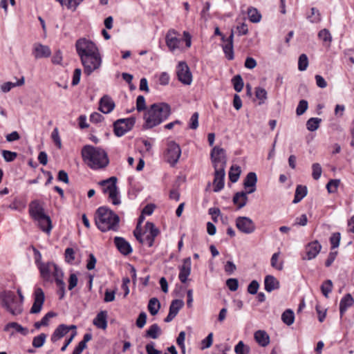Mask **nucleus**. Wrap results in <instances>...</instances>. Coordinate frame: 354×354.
Returning a JSON list of instances; mask_svg holds the SVG:
<instances>
[{"label":"nucleus","mask_w":354,"mask_h":354,"mask_svg":"<svg viewBox=\"0 0 354 354\" xmlns=\"http://www.w3.org/2000/svg\"><path fill=\"white\" fill-rule=\"evenodd\" d=\"M75 50L87 76L99 69L102 59L97 45L85 37L78 39L75 42Z\"/></svg>","instance_id":"f257e3e1"},{"label":"nucleus","mask_w":354,"mask_h":354,"mask_svg":"<svg viewBox=\"0 0 354 354\" xmlns=\"http://www.w3.org/2000/svg\"><path fill=\"white\" fill-rule=\"evenodd\" d=\"M171 115V106L165 102L151 104L144 115V129H151L165 121Z\"/></svg>","instance_id":"f03ea898"},{"label":"nucleus","mask_w":354,"mask_h":354,"mask_svg":"<svg viewBox=\"0 0 354 354\" xmlns=\"http://www.w3.org/2000/svg\"><path fill=\"white\" fill-rule=\"evenodd\" d=\"M84 161L92 169L105 168L109 163L106 152L100 148L91 145H86L82 149Z\"/></svg>","instance_id":"7ed1b4c3"},{"label":"nucleus","mask_w":354,"mask_h":354,"mask_svg":"<svg viewBox=\"0 0 354 354\" xmlns=\"http://www.w3.org/2000/svg\"><path fill=\"white\" fill-rule=\"evenodd\" d=\"M95 222L97 228L102 232L110 230L116 232L119 229L120 217L107 207L102 206L95 212Z\"/></svg>","instance_id":"20e7f679"},{"label":"nucleus","mask_w":354,"mask_h":354,"mask_svg":"<svg viewBox=\"0 0 354 354\" xmlns=\"http://www.w3.org/2000/svg\"><path fill=\"white\" fill-rule=\"evenodd\" d=\"M28 212L31 218L38 222L41 230L50 233L53 227L51 219L44 213V209L38 200L30 203Z\"/></svg>","instance_id":"39448f33"},{"label":"nucleus","mask_w":354,"mask_h":354,"mask_svg":"<svg viewBox=\"0 0 354 354\" xmlns=\"http://www.w3.org/2000/svg\"><path fill=\"white\" fill-rule=\"evenodd\" d=\"M1 304L12 315H18L23 312V304L17 296L11 290H5L0 294Z\"/></svg>","instance_id":"423d86ee"},{"label":"nucleus","mask_w":354,"mask_h":354,"mask_svg":"<svg viewBox=\"0 0 354 354\" xmlns=\"http://www.w3.org/2000/svg\"><path fill=\"white\" fill-rule=\"evenodd\" d=\"M145 227L144 232L142 230H135L133 234L140 243L145 244L150 248L153 246L154 239L159 234L160 231L151 222H147Z\"/></svg>","instance_id":"0eeeda50"},{"label":"nucleus","mask_w":354,"mask_h":354,"mask_svg":"<svg viewBox=\"0 0 354 354\" xmlns=\"http://www.w3.org/2000/svg\"><path fill=\"white\" fill-rule=\"evenodd\" d=\"M117 177L111 176L98 183V185L102 187L103 193L108 194L109 201L114 205H118L121 203L120 193L118 187H117Z\"/></svg>","instance_id":"6e6552de"},{"label":"nucleus","mask_w":354,"mask_h":354,"mask_svg":"<svg viewBox=\"0 0 354 354\" xmlns=\"http://www.w3.org/2000/svg\"><path fill=\"white\" fill-rule=\"evenodd\" d=\"M136 119L133 117L121 118L115 120L113 124V132L117 137H121L131 131L134 127Z\"/></svg>","instance_id":"1a4fd4ad"},{"label":"nucleus","mask_w":354,"mask_h":354,"mask_svg":"<svg viewBox=\"0 0 354 354\" xmlns=\"http://www.w3.org/2000/svg\"><path fill=\"white\" fill-rule=\"evenodd\" d=\"M210 156L214 169H219L220 168L225 169L227 157L224 149L219 147H214L211 151Z\"/></svg>","instance_id":"9d476101"},{"label":"nucleus","mask_w":354,"mask_h":354,"mask_svg":"<svg viewBox=\"0 0 354 354\" xmlns=\"http://www.w3.org/2000/svg\"><path fill=\"white\" fill-rule=\"evenodd\" d=\"M181 155V149L178 144L174 141H170L165 153V160L174 167L178 161Z\"/></svg>","instance_id":"9b49d317"},{"label":"nucleus","mask_w":354,"mask_h":354,"mask_svg":"<svg viewBox=\"0 0 354 354\" xmlns=\"http://www.w3.org/2000/svg\"><path fill=\"white\" fill-rule=\"evenodd\" d=\"M235 223L236 228L243 234H250L256 230L254 221L248 216H238Z\"/></svg>","instance_id":"f8f14e48"},{"label":"nucleus","mask_w":354,"mask_h":354,"mask_svg":"<svg viewBox=\"0 0 354 354\" xmlns=\"http://www.w3.org/2000/svg\"><path fill=\"white\" fill-rule=\"evenodd\" d=\"M178 80L185 85H190L192 82V75L185 62H180L176 67Z\"/></svg>","instance_id":"ddd939ff"},{"label":"nucleus","mask_w":354,"mask_h":354,"mask_svg":"<svg viewBox=\"0 0 354 354\" xmlns=\"http://www.w3.org/2000/svg\"><path fill=\"white\" fill-rule=\"evenodd\" d=\"M179 33L174 29H169L165 35V43L169 51L174 52L180 48L181 39Z\"/></svg>","instance_id":"4468645a"},{"label":"nucleus","mask_w":354,"mask_h":354,"mask_svg":"<svg viewBox=\"0 0 354 354\" xmlns=\"http://www.w3.org/2000/svg\"><path fill=\"white\" fill-rule=\"evenodd\" d=\"M322 245L318 241H313L305 246V255L302 256L303 260H312L316 258L322 250Z\"/></svg>","instance_id":"2eb2a0df"},{"label":"nucleus","mask_w":354,"mask_h":354,"mask_svg":"<svg viewBox=\"0 0 354 354\" xmlns=\"http://www.w3.org/2000/svg\"><path fill=\"white\" fill-rule=\"evenodd\" d=\"M45 300V295L41 288H37L34 292V303L30 308V313L37 314L41 310Z\"/></svg>","instance_id":"dca6fc26"},{"label":"nucleus","mask_w":354,"mask_h":354,"mask_svg":"<svg viewBox=\"0 0 354 354\" xmlns=\"http://www.w3.org/2000/svg\"><path fill=\"white\" fill-rule=\"evenodd\" d=\"M214 192H218L223 189L225 185V170L223 169V168L214 169Z\"/></svg>","instance_id":"f3484780"},{"label":"nucleus","mask_w":354,"mask_h":354,"mask_svg":"<svg viewBox=\"0 0 354 354\" xmlns=\"http://www.w3.org/2000/svg\"><path fill=\"white\" fill-rule=\"evenodd\" d=\"M184 301L181 299H174L169 306V310L167 316L165 318V322H171L177 315L179 310L183 307Z\"/></svg>","instance_id":"a211bd4d"},{"label":"nucleus","mask_w":354,"mask_h":354,"mask_svg":"<svg viewBox=\"0 0 354 354\" xmlns=\"http://www.w3.org/2000/svg\"><path fill=\"white\" fill-rule=\"evenodd\" d=\"M55 263L53 262L39 263L38 268L40 272L41 277L44 281H49L51 279V273H53Z\"/></svg>","instance_id":"6ab92c4d"},{"label":"nucleus","mask_w":354,"mask_h":354,"mask_svg":"<svg viewBox=\"0 0 354 354\" xmlns=\"http://www.w3.org/2000/svg\"><path fill=\"white\" fill-rule=\"evenodd\" d=\"M191 258L187 257L183 260V265L180 267L178 278L182 283H185L191 273Z\"/></svg>","instance_id":"aec40b11"},{"label":"nucleus","mask_w":354,"mask_h":354,"mask_svg":"<svg viewBox=\"0 0 354 354\" xmlns=\"http://www.w3.org/2000/svg\"><path fill=\"white\" fill-rule=\"evenodd\" d=\"M115 108V102L109 95H104L99 102V110L103 113H109Z\"/></svg>","instance_id":"412c9836"},{"label":"nucleus","mask_w":354,"mask_h":354,"mask_svg":"<svg viewBox=\"0 0 354 354\" xmlns=\"http://www.w3.org/2000/svg\"><path fill=\"white\" fill-rule=\"evenodd\" d=\"M257 182V176L254 172H249L243 182L244 187L246 192L252 194L256 191V185Z\"/></svg>","instance_id":"4be33fe9"},{"label":"nucleus","mask_w":354,"mask_h":354,"mask_svg":"<svg viewBox=\"0 0 354 354\" xmlns=\"http://www.w3.org/2000/svg\"><path fill=\"white\" fill-rule=\"evenodd\" d=\"M114 243L118 250L124 255H128L132 252V248L129 242L124 238L115 236L114 238Z\"/></svg>","instance_id":"5701e85b"},{"label":"nucleus","mask_w":354,"mask_h":354,"mask_svg":"<svg viewBox=\"0 0 354 354\" xmlns=\"http://www.w3.org/2000/svg\"><path fill=\"white\" fill-rule=\"evenodd\" d=\"M233 38L234 32L233 30H232L229 37L225 39V41H227V43L223 46V52L225 53L226 58L228 60H232L234 57L233 50Z\"/></svg>","instance_id":"b1692460"},{"label":"nucleus","mask_w":354,"mask_h":354,"mask_svg":"<svg viewBox=\"0 0 354 354\" xmlns=\"http://www.w3.org/2000/svg\"><path fill=\"white\" fill-rule=\"evenodd\" d=\"M51 54L50 48L41 44H35L33 50V55L36 59L48 57Z\"/></svg>","instance_id":"393cba45"},{"label":"nucleus","mask_w":354,"mask_h":354,"mask_svg":"<svg viewBox=\"0 0 354 354\" xmlns=\"http://www.w3.org/2000/svg\"><path fill=\"white\" fill-rule=\"evenodd\" d=\"M69 332L68 326L64 324H59L51 335L50 340L55 343L64 337Z\"/></svg>","instance_id":"a878e982"},{"label":"nucleus","mask_w":354,"mask_h":354,"mask_svg":"<svg viewBox=\"0 0 354 354\" xmlns=\"http://www.w3.org/2000/svg\"><path fill=\"white\" fill-rule=\"evenodd\" d=\"M265 290L270 292L279 288V281L272 275H267L264 279Z\"/></svg>","instance_id":"bb28decb"},{"label":"nucleus","mask_w":354,"mask_h":354,"mask_svg":"<svg viewBox=\"0 0 354 354\" xmlns=\"http://www.w3.org/2000/svg\"><path fill=\"white\" fill-rule=\"evenodd\" d=\"M248 194H249L246 192H239L234 194L232 201L237 206L238 209L243 208L247 204L248 200Z\"/></svg>","instance_id":"cd10ccee"},{"label":"nucleus","mask_w":354,"mask_h":354,"mask_svg":"<svg viewBox=\"0 0 354 354\" xmlns=\"http://www.w3.org/2000/svg\"><path fill=\"white\" fill-rule=\"evenodd\" d=\"M107 312L100 311L93 321V324L101 329H106L107 327Z\"/></svg>","instance_id":"c85d7f7f"},{"label":"nucleus","mask_w":354,"mask_h":354,"mask_svg":"<svg viewBox=\"0 0 354 354\" xmlns=\"http://www.w3.org/2000/svg\"><path fill=\"white\" fill-rule=\"evenodd\" d=\"M354 304V299L349 293L343 297L339 303V313L342 316L347 309Z\"/></svg>","instance_id":"c756f323"},{"label":"nucleus","mask_w":354,"mask_h":354,"mask_svg":"<svg viewBox=\"0 0 354 354\" xmlns=\"http://www.w3.org/2000/svg\"><path fill=\"white\" fill-rule=\"evenodd\" d=\"M254 337L256 342L263 347L268 346L270 343V337L265 330L256 331Z\"/></svg>","instance_id":"7c9ffc66"},{"label":"nucleus","mask_w":354,"mask_h":354,"mask_svg":"<svg viewBox=\"0 0 354 354\" xmlns=\"http://www.w3.org/2000/svg\"><path fill=\"white\" fill-rule=\"evenodd\" d=\"M160 334L161 329L160 326L157 324H153L146 330L145 337L156 339L158 338Z\"/></svg>","instance_id":"2f4dec72"},{"label":"nucleus","mask_w":354,"mask_h":354,"mask_svg":"<svg viewBox=\"0 0 354 354\" xmlns=\"http://www.w3.org/2000/svg\"><path fill=\"white\" fill-rule=\"evenodd\" d=\"M307 187L303 185H297L295 190L293 203L300 202L307 195Z\"/></svg>","instance_id":"473e14b6"},{"label":"nucleus","mask_w":354,"mask_h":354,"mask_svg":"<svg viewBox=\"0 0 354 354\" xmlns=\"http://www.w3.org/2000/svg\"><path fill=\"white\" fill-rule=\"evenodd\" d=\"M160 308V303L156 297L149 299L148 304V310L151 315H156Z\"/></svg>","instance_id":"72a5a7b5"},{"label":"nucleus","mask_w":354,"mask_h":354,"mask_svg":"<svg viewBox=\"0 0 354 354\" xmlns=\"http://www.w3.org/2000/svg\"><path fill=\"white\" fill-rule=\"evenodd\" d=\"M281 320L288 326L292 325L295 321L294 312L290 309L286 310L281 315Z\"/></svg>","instance_id":"f704fd0d"},{"label":"nucleus","mask_w":354,"mask_h":354,"mask_svg":"<svg viewBox=\"0 0 354 354\" xmlns=\"http://www.w3.org/2000/svg\"><path fill=\"white\" fill-rule=\"evenodd\" d=\"M15 328L17 332L20 333L24 335H26L28 334V329L24 328L22 326L19 324L17 322H10L6 324L3 328L4 331H8L10 328Z\"/></svg>","instance_id":"c9c22d12"},{"label":"nucleus","mask_w":354,"mask_h":354,"mask_svg":"<svg viewBox=\"0 0 354 354\" xmlns=\"http://www.w3.org/2000/svg\"><path fill=\"white\" fill-rule=\"evenodd\" d=\"M248 15L250 21L252 23H258L261 21V15L259 13L257 9L251 7L248 8Z\"/></svg>","instance_id":"e433bc0d"},{"label":"nucleus","mask_w":354,"mask_h":354,"mask_svg":"<svg viewBox=\"0 0 354 354\" xmlns=\"http://www.w3.org/2000/svg\"><path fill=\"white\" fill-rule=\"evenodd\" d=\"M322 122V119L319 118H310L306 122V128L310 131H316Z\"/></svg>","instance_id":"4c0bfd02"},{"label":"nucleus","mask_w":354,"mask_h":354,"mask_svg":"<svg viewBox=\"0 0 354 354\" xmlns=\"http://www.w3.org/2000/svg\"><path fill=\"white\" fill-rule=\"evenodd\" d=\"M255 96L259 100V105L265 103L268 98V93L265 88L261 87H257L255 88Z\"/></svg>","instance_id":"58836bf2"},{"label":"nucleus","mask_w":354,"mask_h":354,"mask_svg":"<svg viewBox=\"0 0 354 354\" xmlns=\"http://www.w3.org/2000/svg\"><path fill=\"white\" fill-rule=\"evenodd\" d=\"M232 83L233 84L234 89L236 92L239 93L243 90V88L244 86V82H243L242 77L240 75H235L232 79Z\"/></svg>","instance_id":"ea45409f"},{"label":"nucleus","mask_w":354,"mask_h":354,"mask_svg":"<svg viewBox=\"0 0 354 354\" xmlns=\"http://www.w3.org/2000/svg\"><path fill=\"white\" fill-rule=\"evenodd\" d=\"M55 316V314L53 312H48L42 317L41 321L35 322L34 326L35 328L39 329L42 326H48L49 319Z\"/></svg>","instance_id":"a19ab883"},{"label":"nucleus","mask_w":354,"mask_h":354,"mask_svg":"<svg viewBox=\"0 0 354 354\" xmlns=\"http://www.w3.org/2000/svg\"><path fill=\"white\" fill-rule=\"evenodd\" d=\"M241 174V169L239 166H232L229 171V178L232 183L238 181Z\"/></svg>","instance_id":"79ce46f5"},{"label":"nucleus","mask_w":354,"mask_h":354,"mask_svg":"<svg viewBox=\"0 0 354 354\" xmlns=\"http://www.w3.org/2000/svg\"><path fill=\"white\" fill-rule=\"evenodd\" d=\"M333 282L330 279H327L321 286V290L326 298H328V295L332 292Z\"/></svg>","instance_id":"37998d69"},{"label":"nucleus","mask_w":354,"mask_h":354,"mask_svg":"<svg viewBox=\"0 0 354 354\" xmlns=\"http://www.w3.org/2000/svg\"><path fill=\"white\" fill-rule=\"evenodd\" d=\"M340 184V180L331 179L326 185V189L328 193L333 194L337 191V188Z\"/></svg>","instance_id":"c03bdc74"},{"label":"nucleus","mask_w":354,"mask_h":354,"mask_svg":"<svg viewBox=\"0 0 354 354\" xmlns=\"http://www.w3.org/2000/svg\"><path fill=\"white\" fill-rule=\"evenodd\" d=\"M341 240V234L339 232H334L330 237V243L331 245V250L337 248L339 245Z\"/></svg>","instance_id":"a18cd8bd"},{"label":"nucleus","mask_w":354,"mask_h":354,"mask_svg":"<svg viewBox=\"0 0 354 354\" xmlns=\"http://www.w3.org/2000/svg\"><path fill=\"white\" fill-rule=\"evenodd\" d=\"M279 254H280L279 252L274 253L270 259L271 266L277 270H281L283 268L282 261L280 263H278Z\"/></svg>","instance_id":"49530a36"},{"label":"nucleus","mask_w":354,"mask_h":354,"mask_svg":"<svg viewBox=\"0 0 354 354\" xmlns=\"http://www.w3.org/2000/svg\"><path fill=\"white\" fill-rule=\"evenodd\" d=\"M46 339V335L44 333H41L40 335L35 337L32 339V346L35 348H40L45 343Z\"/></svg>","instance_id":"de8ad7c7"},{"label":"nucleus","mask_w":354,"mask_h":354,"mask_svg":"<svg viewBox=\"0 0 354 354\" xmlns=\"http://www.w3.org/2000/svg\"><path fill=\"white\" fill-rule=\"evenodd\" d=\"M308 66V59L306 54H301L299 57L298 60V69L300 71H304L306 70L307 67Z\"/></svg>","instance_id":"09e8293b"},{"label":"nucleus","mask_w":354,"mask_h":354,"mask_svg":"<svg viewBox=\"0 0 354 354\" xmlns=\"http://www.w3.org/2000/svg\"><path fill=\"white\" fill-rule=\"evenodd\" d=\"M308 107V103L306 100H301L299 102L297 107L296 109V113L297 115H303Z\"/></svg>","instance_id":"8fccbe9b"},{"label":"nucleus","mask_w":354,"mask_h":354,"mask_svg":"<svg viewBox=\"0 0 354 354\" xmlns=\"http://www.w3.org/2000/svg\"><path fill=\"white\" fill-rule=\"evenodd\" d=\"M312 176L313 179L318 180L321 177L322 169L319 163H313L312 165Z\"/></svg>","instance_id":"3c124183"},{"label":"nucleus","mask_w":354,"mask_h":354,"mask_svg":"<svg viewBox=\"0 0 354 354\" xmlns=\"http://www.w3.org/2000/svg\"><path fill=\"white\" fill-rule=\"evenodd\" d=\"M307 18L312 23H317L321 20L320 13L317 8H312L311 15H308Z\"/></svg>","instance_id":"603ef678"},{"label":"nucleus","mask_w":354,"mask_h":354,"mask_svg":"<svg viewBox=\"0 0 354 354\" xmlns=\"http://www.w3.org/2000/svg\"><path fill=\"white\" fill-rule=\"evenodd\" d=\"M53 275L55 278V283L56 284H58V281H64L63 280V278H64V273L62 270V269H60L56 264L55 266H54V269H53Z\"/></svg>","instance_id":"864d4df0"},{"label":"nucleus","mask_w":354,"mask_h":354,"mask_svg":"<svg viewBox=\"0 0 354 354\" xmlns=\"http://www.w3.org/2000/svg\"><path fill=\"white\" fill-rule=\"evenodd\" d=\"M234 351L236 354H248L249 348L245 346L242 341H240L234 348Z\"/></svg>","instance_id":"5fc2aeb1"},{"label":"nucleus","mask_w":354,"mask_h":354,"mask_svg":"<svg viewBox=\"0 0 354 354\" xmlns=\"http://www.w3.org/2000/svg\"><path fill=\"white\" fill-rule=\"evenodd\" d=\"M51 138H52L53 141L54 142V143L55 144V145L57 147V148L61 149L62 148V141H61V138L59 135L58 129L57 127H55L53 129V131L51 133Z\"/></svg>","instance_id":"6e6d98bb"},{"label":"nucleus","mask_w":354,"mask_h":354,"mask_svg":"<svg viewBox=\"0 0 354 354\" xmlns=\"http://www.w3.org/2000/svg\"><path fill=\"white\" fill-rule=\"evenodd\" d=\"M147 317L145 312H141L139 314L136 322L137 327L142 328L145 326L147 322Z\"/></svg>","instance_id":"4d7b16f0"},{"label":"nucleus","mask_w":354,"mask_h":354,"mask_svg":"<svg viewBox=\"0 0 354 354\" xmlns=\"http://www.w3.org/2000/svg\"><path fill=\"white\" fill-rule=\"evenodd\" d=\"M213 342V333H210L201 342V349L204 350L209 348Z\"/></svg>","instance_id":"13d9d810"},{"label":"nucleus","mask_w":354,"mask_h":354,"mask_svg":"<svg viewBox=\"0 0 354 354\" xmlns=\"http://www.w3.org/2000/svg\"><path fill=\"white\" fill-rule=\"evenodd\" d=\"M2 156L6 162H12L17 158V153L8 150H3Z\"/></svg>","instance_id":"bf43d9fd"},{"label":"nucleus","mask_w":354,"mask_h":354,"mask_svg":"<svg viewBox=\"0 0 354 354\" xmlns=\"http://www.w3.org/2000/svg\"><path fill=\"white\" fill-rule=\"evenodd\" d=\"M146 108L145 97L143 95H138L136 100V109L138 111H145Z\"/></svg>","instance_id":"052dcab7"},{"label":"nucleus","mask_w":354,"mask_h":354,"mask_svg":"<svg viewBox=\"0 0 354 354\" xmlns=\"http://www.w3.org/2000/svg\"><path fill=\"white\" fill-rule=\"evenodd\" d=\"M64 255L66 261L68 263H72L75 260V251L71 248H67L65 250Z\"/></svg>","instance_id":"680f3d73"},{"label":"nucleus","mask_w":354,"mask_h":354,"mask_svg":"<svg viewBox=\"0 0 354 354\" xmlns=\"http://www.w3.org/2000/svg\"><path fill=\"white\" fill-rule=\"evenodd\" d=\"M185 332L181 331L176 339V343L179 346V347L182 349V353L183 354L185 353Z\"/></svg>","instance_id":"e2e57ef3"},{"label":"nucleus","mask_w":354,"mask_h":354,"mask_svg":"<svg viewBox=\"0 0 354 354\" xmlns=\"http://www.w3.org/2000/svg\"><path fill=\"white\" fill-rule=\"evenodd\" d=\"M318 37L320 39L323 40L324 41H331L332 37L331 35L328 30L327 29H323L320 30L318 33Z\"/></svg>","instance_id":"0e129e2a"},{"label":"nucleus","mask_w":354,"mask_h":354,"mask_svg":"<svg viewBox=\"0 0 354 354\" xmlns=\"http://www.w3.org/2000/svg\"><path fill=\"white\" fill-rule=\"evenodd\" d=\"M198 117H199V115H198V112H195L192 114V115L190 118L189 124V127L190 129H196L198 128Z\"/></svg>","instance_id":"69168bd1"},{"label":"nucleus","mask_w":354,"mask_h":354,"mask_svg":"<svg viewBox=\"0 0 354 354\" xmlns=\"http://www.w3.org/2000/svg\"><path fill=\"white\" fill-rule=\"evenodd\" d=\"M58 288L57 294L59 295V299H63L66 292V283L64 281H58V284H56Z\"/></svg>","instance_id":"338daca9"},{"label":"nucleus","mask_w":354,"mask_h":354,"mask_svg":"<svg viewBox=\"0 0 354 354\" xmlns=\"http://www.w3.org/2000/svg\"><path fill=\"white\" fill-rule=\"evenodd\" d=\"M226 285L231 291H236L239 287V281L236 279L230 278L226 281Z\"/></svg>","instance_id":"774afa93"}]
</instances>
